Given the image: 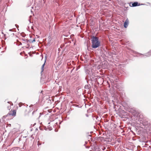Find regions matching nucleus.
I'll return each mask as SVG.
<instances>
[{
    "label": "nucleus",
    "instance_id": "nucleus-7",
    "mask_svg": "<svg viewBox=\"0 0 151 151\" xmlns=\"http://www.w3.org/2000/svg\"><path fill=\"white\" fill-rule=\"evenodd\" d=\"M143 55V57L144 58H145V56L148 57L151 56V50H150L149 52H148L147 53H146L145 55Z\"/></svg>",
    "mask_w": 151,
    "mask_h": 151
},
{
    "label": "nucleus",
    "instance_id": "nucleus-17",
    "mask_svg": "<svg viewBox=\"0 0 151 151\" xmlns=\"http://www.w3.org/2000/svg\"><path fill=\"white\" fill-rule=\"evenodd\" d=\"M31 28L32 29H33V26H32L31 27Z\"/></svg>",
    "mask_w": 151,
    "mask_h": 151
},
{
    "label": "nucleus",
    "instance_id": "nucleus-25",
    "mask_svg": "<svg viewBox=\"0 0 151 151\" xmlns=\"http://www.w3.org/2000/svg\"><path fill=\"white\" fill-rule=\"evenodd\" d=\"M22 37H25V36L24 35L22 36Z\"/></svg>",
    "mask_w": 151,
    "mask_h": 151
},
{
    "label": "nucleus",
    "instance_id": "nucleus-26",
    "mask_svg": "<svg viewBox=\"0 0 151 151\" xmlns=\"http://www.w3.org/2000/svg\"><path fill=\"white\" fill-rule=\"evenodd\" d=\"M31 37H32V36H30V38H31Z\"/></svg>",
    "mask_w": 151,
    "mask_h": 151
},
{
    "label": "nucleus",
    "instance_id": "nucleus-15",
    "mask_svg": "<svg viewBox=\"0 0 151 151\" xmlns=\"http://www.w3.org/2000/svg\"><path fill=\"white\" fill-rule=\"evenodd\" d=\"M15 26L17 28H18L19 27V26L17 24H15Z\"/></svg>",
    "mask_w": 151,
    "mask_h": 151
},
{
    "label": "nucleus",
    "instance_id": "nucleus-24",
    "mask_svg": "<svg viewBox=\"0 0 151 151\" xmlns=\"http://www.w3.org/2000/svg\"><path fill=\"white\" fill-rule=\"evenodd\" d=\"M140 54V55H143L142 54Z\"/></svg>",
    "mask_w": 151,
    "mask_h": 151
},
{
    "label": "nucleus",
    "instance_id": "nucleus-19",
    "mask_svg": "<svg viewBox=\"0 0 151 151\" xmlns=\"http://www.w3.org/2000/svg\"><path fill=\"white\" fill-rule=\"evenodd\" d=\"M9 31H12V29H10L9 30Z\"/></svg>",
    "mask_w": 151,
    "mask_h": 151
},
{
    "label": "nucleus",
    "instance_id": "nucleus-6",
    "mask_svg": "<svg viewBox=\"0 0 151 151\" xmlns=\"http://www.w3.org/2000/svg\"><path fill=\"white\" fill-rule=\"evenodd\" d=\"M7 103L8 104V105L7 106V109L9 110H10L11 108V106H13V104L12 102H9V101L7 102Z\"/></svg>",
    "mask_w": 151,
    "mask_h": 151
},
{
    "label": "nucleus",
    "instance_id": "nucleus-3",
    "mask_svg": "<svg viewBox=\"0 0 151 151\" xmlns=\"http://www.w3.org/2000/svg\"><path fill=\"white\" fill-rule=\"evenodd\" d=\"M140 5L139 3H138L137 2H135L132 4V5H131V3L129 4V6L131 7H135L137 6H140Z\"/></svg>",
    "mask_w": 151,
    "mask_h": 151
},
{
    "label": "nucleus",
    "instance_id": "nucleus-27",
    "mask_svg": "<svg viewBox=\"0 0 151 151\" xmlns=\"http://www.w3.org/2000/svg\"><path fill=\"white\" fill-rule=\"evenodd\" d=\"M89 151H92V150H90Z\"/></svg>",
    "mask_w": 151,
    "mask_h": 151
},
{
    "label": "nucleus",
    "instance_id": "nucleus-5",
    "mask_svg": "<svg viewBox=\"0 0 151 151\" xmlns=\"http://www.w3.org/2000/svg\"><path fill=\"white\" fill-rule=\"evenodd\" d=\"M129 21L128 19H127L124 23V27L126 28L128 26Z\"/></svg>",
    "mask_w": 151,
    "mask_h": 151
},
{
    "label": "nucleus",
    "instance_id": "nucleus-20",
    "mask_svg": "<svg viewBox=\"0 0 151 151\" xmlns=\"http://www.w3.org/2000/svg\"><path fill=\"white\" fill-rule=\"evenodd\" d=\"M74 68H73L71 70V72L74 69Z\"/></svg>",
    "mask_w": 151,
    "mask_h": 151
},
{
    "label": "nucleus",
    "instance_id": "nucleus-2",
    "mask_svg": "<svg viewBox=\"0 0 151 151\" xmlns=\"http://www.w3.org/2000/svg\"><path fill=\"white\" fill-rule=\"evenodd\" d=\"M16 110H13L12 112L10 111L7 115L4 116L2 118V121L4 122H5L8 120V119L6 118L9 116L12 115L15 116L16 115Z\"/></svg>",
    "mask_w": 151,
    "mask_h": 151
},
{
    "label": "nucleus",
    "instance_id": "nucleus-4",
    "mask_svg": "<svg viewBox=\"0 0 151 151\" xmlns=\"http://www.w3.org/2000/svg\"><path fill=\"white\" fill-rule=\"evenodd\" d=\"M6 125V123L5 122L1 123V126L2 128H5V125ZM11 126V124H7L6 125V127H10Z\"/></svg>",
    "mask_w": 151,
    "mask_h": 151
},
{
    "label": "nucleus",
    "instance_id": "nucleus-14",
    "mask_svg": "<svg viewBox=\"0 0 151 151\" xmlns=\"http://www.w3.org/2000/svg\"><path fill=\"white\" fill-rule=\"evenodd\" d=\"M41 145V144L40 143H39V142H38V143H37V145L39 146L40 145Z\"/></svg>",
    "mask_w": 151,
    "mask_h": 151
},
{
    "label": "nucleus",
    "instance_id": "nucleus-23",
    "mask_svg": "<svg viewBox=\"0 0 151 151\" xmlns=\"http://www.w3.org/2000/svg\"><path fill=\"white\" fill-rule=\"evenodd\" d=\"M141 5H144V4H142Z\"/></svg>",
    "mask_w": 151,
    "mask_h": 151
},
{
    "label": "nucleus",
    "instance_id": "nucleus-8",
    "mask_svg": "<svg viewBox=\"0 0 151 151\" xmlns=\"http://www.w3.org/2000/svg\"><path fill=\"white\" fill-rule=\"evenodd\" d=\"M90 85H86L85 86V88L86 89H88L90 88Z\"/></svg>",
    "mask_w": 151,
    "mask_h": 151
},
{
    "label": "nucleus",
    "instance_id": "nucleus-16",
    "mask_svg": "<svg viewBox=\"0 0 151 151\" xmlns=\"http://www.w3.org/2000/svg\"><path fill=\"white\" fill-rule=\"evenodd\" d=\"M33 106V105H32V104H31V105L29 106V107H32Z\"/></svg>",
    "mask_w": 151,
    "mask_h": 151
},
{
    "label": "nucleus",
    "instance_id": "nucleus-10",
    "mask_svg": "<svg viewBox=\"0 0 151 151\" xmlns=\"http://www.w3.org/2000/svg\"><path fill=\"white\" fill-rule=\"evenodd\" d=\"M22 40L23 41L26 42H29V40H28L25 38L22 39Z\"/></svg>",
    "mask_w": 151,
    "mask_h": 151
},
{
    "label": "nucleus",
    "instance_id": "nucleus-12",
    "mask_svg": "<svg viewBox=\"0 0 151 151\" xmlns=\"http://www.w3.org/2000/svg\"><path fill=\"white\" fill-rule=\"evenodd\" d=\"M1 42H2V47L3 48H4V49H5V50L6 49V47H5V46H4V45L3 44V41L2 40L1 41Z\"/></svg>",
    "mask_w": 151,
    "mask_h": 151
},
{
    "label": "nucleus",
    "instance_id": "nucleus-22",
    "mask_svg": "<svg viewBox=\"0 0 151 151\" xmlns=\"http://www.w3.org/2000/svg\"><path fill=\"white\" fill-rule=\"evenodd\" d=\"M29 21L30 23H31V22H30V20H29Z\"/></svg>",
    "mask_w": 151,
    "mask_h": 151
},
{
    "label": "nucleus",
    "instance_id": "nucleus-21",
    "mask_svg": "<svg viewBox=\"0 0 151 151\" xmlns=\"http://www.w3.org/2000/svg\"><path fill=\"white\" fill-rule=\"evenodd\" d=\"M4 52V51H1V52Z\"/></svg>",
    "mask_w": 151,
    "mask_h": 151
},
{
    "label": "nucleus",
    "instance_id": "nucleus-1",
    "mask_svg": "<svg viewBox=\"0 0 151 151\" xmlns=\"http://www.w3.org/2000/svg\"><path fill=\"white\" fill-rule=\"evenodd\" d=\"M91 47L93 48H96L99 47L100 42L99 40V38L95 36H92L91 37Z\"/></svg>",
    "mask_w": 151,
    "mask_h": 151
},
{
    "label": "nucleus",
    "instance_id": "nucleus-11",
    "mask_svg": "<svg viewBox=\"0 0 151 151\" xmlns=\"http://www.w3.org/2000/svg\"><path fill=\"white\" fill-rule=\"evenodd\" d=\"M35 41V39H34L33 40H29V42L30 43H33Z\"/></svg>",
    "mask_w": 151,
    "mask_h": 151
},
{
    "label": "nucleus",
    "instance_id": "nucleus-13",
    "mask_svg": "<svg viewBox=\"0 0 151 151\" xmlns=\"http://www.w3.org/2000/svg\"><path fill=\"white\" fill-rule=\"evenodd\" d=\"M22 105V103H20L19 104V106L20 107H21Z\"/></svg>",
    "mask_w": 151,
    "mask_h": 151
},
{
    "label": "nucleus",
    "instance_id": "nucleus-18",
    "mask_svg": "<svg viewBox=\"0 0 151 151\" xmlns=\"http://www.w3.org/2000/svg\"><path fill=\"white\" fill-rule=\"evenodd\" d=\"M105 149H106V148H105V147H104L103 149H102V150H104Z\"/></svg>",
    "mask_w": 151,
    "mask_h": 151
},
{
    "label": "nucleus",
    "instance_id": "nucleus-9",
    "mask_svg": "<svg viewBox=\"0 0 151 151\" xmlns=\"http://www.w3.org/2000/svg\"><path fill=\"white\" fill-rule=\"evenodd\" d=\"M46 60V59H45V62L42 65V72L43 71V70H44V66L45 65V63Z\"/></svg>",
    "mask_w": 151,
    "mask_h": 151
}]
</instances>
